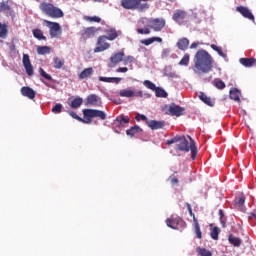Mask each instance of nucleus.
<instances>
[{
	"label": "nucleus",
	"mask_w": 256,
	"mask_h": 256,
	"mask_svg": "<svg viewBox=\"0 0 256 256\" xmlns=\"http://www.w3.org/2000/svg\"><path fill=\"white\" fill-rule=\"evenodd\" d=\"M190 139V145L189 141H187V138L185 136H175L172 139H169L166 141V145H173V143H178L175 146L176 151H184L185 153H189L191 151V159L195 161L197 159V145L195 144V140L189 136Z\"/></svg>",
	"instance_id": "obj_2"
},
{
	"label": "nucleus",
	"mask_w": 256,
	"mask_h": 256,
	"mask_svg": "<svg viewBox=\"0 0 256 256\" xmlns=\"http://www.w3.org/2000/svg\"><path fill=\"white\" fill-rule=\"evenodd\" d=\"M236 11L245 17V19H249L250 21H255V16H253V13H251V10L249 8L244 6H238L236 7Z\"/></svg>",
	"instance_id": "obj_12"
},
{
	"label": "nucleus",
	"mask_w": 256,
	"mask_h": 256,
	"mask_svg": "<svg viewBox=\"0 0 256 256\" xmlns=\"http://www.w3.org/2000/svg\"><path fill=\"white\" fill-rule=\"evenodd\" d=\"M143 133V129L137 125L132 126L130 129L126 130V135L128 137H135V135Z\"/></svg>",
	"instance_id": "obj_20"
},
{
	"label": "nucleus",
	"mask_w": 256,
	"mask_h": 256,
	"mask_svg": "<svg viewBox=\"0 0 256 256\" xmlns=\"http://www.w3.org/2000/svg\"><path fill=\"white\" fill-rule=\"evenodd\" d=\"M239 63L243 65V67H253L256 63L255 58H240Z\"/></svg>",
	"instance_id": "obj_23"
},
{
	"label": "nucleus",
	"mask_w": 256,
	"mask_h": 256,
	"mask_svg": "<svg viewBox=\"0 0 256 256\" xmlns=\"http://www.w3.org/2000/svg\"><path fill=\"white\" fill-rule=\"evenodd\" d=\"M136 121H147V116L144 114H137L135 117Z\"/></svg>",
	"instance_id": "obj_50"
},
{
	"label": "nucleus",
	"mask_w": 256,
	"mask_h": 256,
	"mask_svg": "<svg viewBox=\"0 0 256 256\" xmlns=\"http://www.w3.org/2000/svg\"><path fill=\"white\" fill-rule=\"evenodd\" d=\"M22 63L24 65V69L26 70L27 75H29V77H31L33 75V65L31 64L29 55H27V54L23 55Z\"/></svg>",
	"instance_id": "obj_13"
},
{
	"label": "nucleus",
	"mask_w": 256,
	"mask_h": 256,
	"mask_svg": "<svg viewBox=\"0 0 256 256\" xmlns=\"http://www.w3.org/2000/svg\"><path fill=\"white\" fill-rule=\"evenodd\" d=\"M153 0H121V7L128 11H138V13H147L151 9Z\"/></svg>",
	"instance_id": "obj_4"
},
{
	"label": "nucleus",
	"mask_w": 256,
	"mask_h": 256,
	"mask_svg": "<svg viewBox=\"0 0 256 256\" xmlns=\"http://www.w3.org/2000/svg\"><path fill=\"white\" fill-rule=\"evenodd\" d=\"M163 55H169V50H163Z\"/></svg>",
	"instance_id": "obj_57"
},
{
	"label": "nucleus",
	"mask_w": 256,
	"mask_h": 256,
	"mask_svg": "<svg viewBox=\"0 0 256 256\" xmlns=\"http://www.w3.org/2000/svg\"><path fill=\"white\" fill-rule=\"evenodd\" d=\"M11 4L9 1L0 2V13H11Z\"/></svg>",
	"instance_id": "obj_26"
},
{
	"label": "nucleus",
	"mask_w": 256,
	"mask_h": 256,
	"mask_svg": "<svg viewBox=\"0 0 256 256\" xmlns=\"http://www.w3.org/2000/svg\"><path fill=\"white\" fill-rule=\"evenodd\" d=\"M166 225L167 227H170V229L176 230H182L187 227V223L183 220V218L173 215L170 218L166 219Z\"/></svg>",
	"instance_id": "obj_8"
},
{
	"label": "nucleus",
	"mask_w": 256,
	"mask_h": 256,
	"mask_svg": "<svg viewBox=\"0 0 256 256\" xmlns=\"http://www.w3.org/2000/svg\"><path fill=\"white\" fill-rule=\"evenodd\" d=\"M155 95L156 97H162V98H166L167 97V91H165L163 88L161 87H157L155 90Z\"/></svg>",
	"instance_id": "obj_39"
},
{
	"label": "nucleus",
	"mask_w": 256,
	"mask_h": 256,
	"mask_svg": "<svg viewBox=\"0 0 256 256\" xmlns=\"http://www.w3.org/2000/svg\"><path fill=\"white\" fill-rule=\"evenodd\" d=\"M122 61H123L124 65H129V62L126 60V58H124Z\"/></svg>",
	"instance_id": "obj_56"
},
{
	"label": "nucleus",
	"mask_w": 256,
	"mask_h": 256,
	"mask_svg": "<svg viewBox=\"0 0 256 256\" xmlns=\"http://www.w3.org/2000/svg\"><path fill=\"white\" fill-rule=\"evenodd\" d=\"M130 121L131 119L129 116L121 115L114 120V125H116V127H121L122 125L128 124Z\"/></svg>",
	"instance_id": "obj_17"
},
{
	"label": "nucleus",
	"mask_w": 256,
	"mask_h": 256,
	"mask_svg": "<svg viewBox=\"0 0 256 256\" xmlns=\"http://www.w3.org/2000/svg\"><path fill=\"white\" fill-rule=\"evenodd\" d=\"M210 47H211V49H213V51H217V53L220 57H223L224 59L227 57V54H225L223 52V49H221V47H219L215 44L210 45Z\"/></svg>",
	"instance_id": "obj_38"
},
{
	"label": "nucleus",
	"mask_w": 256,
	"mask_h": 256,
	"mask_svg": "<svg viewBox=\"0 0 256 256\" xmlns=\"http://www.w3.org/2000/svg\"><path fill=\"white\" fill-rule=\"evenodd\" d=\"M228 241L231 245H233L234 247H241V238L236 237L233 234H230L228 237Z\"/></svg>",
	"instance_id": "obj_30"
},
{
	"label": "nucleus",
	"mask_w": 256,
	"mask_h": 256,
	"mask_svg": "<svg viewBox=\"0 0 256 256\" xmlns=\"http://www.w3.org/2000/svg\"><path fill=\"white\" fill-rule=\"evenodd\" d=\"M197 253H198V255H200V256H213V254L211 253V251L206 250L205 248H201V247H198V248H197Z\"/></svg>",
	"instance_id": "obj_42"
},
{
	"label": "nucleus",
	"mask_w": 256,
	"mask_h": 256,
	"mask_svg": "<svg viewBox=\"0 0 256 256\" xmlns=\"http://www.w3.org/2000/svg\"><path fill=\"white\" fill-rule=\"evenodd\" d=\"M176 45L180 51H187V49H189V39L181 38L178 40Z\"/></svg>",
	"instance_id": "obj_21"
},
{
	"label": "nucleus",
	"mask_w": 256,
	"mask_h": 256,
	"mask_svg": "<svg viewBox=\"0 0 256 256\" xmlns=\"http://www.w3.org/2000/svg\"><path fill=\"white\" fill-rule=\"evenodd\" d=\"M194 233L197 239H203V234L201 233V227L199 226V221L194 218Z\"/></svg>",
	"instance_id": "obj_31"
},
{
	"label": "nucleus",
	"mask_w": 256,
	"mask_h": 256,
	"mask_svg": "<svg viewBox=\"0 0 256 256\" xmlns=\"http://www.w3.org/2000/svg\"><path fill=\"white\" fill-rule=\"evenodd\" d=\"M190 56L189 54H184L183 58L179 61L178 65L181 67H187L189 66Z\"/></svg>",
	"instance_id": "obj_37"
},
{
	"label": "nucleus",
	"mask_w": 256,
	"mask_h": 256,
	"mask_svg": "<svg viewBox=\"0 0 256 256\" xmlns=\"http://www.w3.org/2000/svg\"><path fill=\"white\" fill-rule=\"evenodd\" d=\"M168 1H170V3H175V0H168Z\"/></svg>",
	"instance_id": "obj_59"
},
{
	"label": "nucleus",
	"mask_w": 256,
	"mask_h": 256,
	"mask_svg": "<svg viewBox=\"0 0 256 256\" xmlns=\"http://www.w3.org/2000/svg\"><path fill=\"white\" fill-rule=\"evenodd\" d=\"M237 205L243 207L245 205V196H240L237 201Z\"/></svg>",
	"instance_id": "obj_51"
},
{
	"label": "nucleus",
	"mask_w": 256,
	"mask_h": 256,
	"mask_svg": "<svg viewBox=\"0 0 256 256\" xmlns=\"http://www.w3.org/2000/svg\"><path fill=\"white\" fill-rule=\"evenodd\" d=\"M198 45H199L198 43L193 42V43L191 44V46H190V49H197Z\"/></svg>",
	"instance_id": "obj_55"
},
{
	"label": "nucleus",
	"mask_w": 256,
	"mask_h": 256,
	"mask_svg": "<svg viewBox=\"0 0 256 256\" xmlns=\"http://www.w3.org/2000/svg\"><path fill=\"white\" fill-rule=\"evenodd\" d=\"M147 125L152 131H155L157 129H163L165 127V121L150 120L147 122Z\"/></svg>",
	"instance_id": "obj_16"
},
{
	"label": "nucleus",
	"mask_w": 256,
	"mask_h": 256,
	"mask_svg": "<svg viewBox=\"0 0 256 256\" xmlns=\"http://www.w3.org/2000/svg\"><path fill=\"white\" fill-rule=\"evenodd\" d=\"M147 26L145 28H138L136 31L139 35H150L151 29L156 33L163 31L166 25L164 18L146 19Z\"/></svg>",
	"instance_id": "obj_5"
},
{
	"label": "nucleus",
	"mask_w": 256,
	"mask_h": 256,
	"mask_svg": "<svg viewBox=\"0 0 256 256\" xmlns=\"http://www.w3.org/2000/svg\"><path fill=\"white\" fill-rule=\"evenodd\" d=\"M119 96L120 97H135V91L133 90H127V89H123L119 91Z\"/></svg>",
	"instance_id": "obj_35"
},
{
	"label": "nucleus",
	"mask_w": 256,
	"mask_h": 256,
	"mask_svg": "<svg viewBox=\"0 0 256 256\" xmlns=\"http://www.w3.org/2000/svg\"><path fill=\"white\" fill-rule=\"evenodd\" d=\"M210 237L217 241L219 239V227H214L210 232Z\"/></svg>",
	"instance_id": "obj_43"
},
{
	"label": "nucleus",
	"mask_w": 256,
	"mask_h": 256,
	"mask_svg": "<svg viewBox=\"0 0 256 256\" xmlns=\"http://www.w3.org/2000/svg\"><path fill=\"white\" fill-rule=\"evenodd\" d=\"M124 59H126V61H128L129 63H133V61H135V57H133V56H127Z\"/></svg>",
	"instance_id": "obj_53"
},
{
	"label": "nucleus",
	"mask_w": 256,
	"mask_h": 256,
	"mask_svg": "<svg viewBox=\"0 0 256 256\" xmlns=\"http://www.w3.org/2000/svg\"><path fill=\"white\" fill-rule=\"evenodd\" d=\"M20 93L23 95V97H27L28 99H34L36 95L35 90L29 86L22 87Z\"/></svg>",
	"instance_id": "obj_14"
},
{
	"label": "nucleus",
	"mask_w": 256,
	"mask_h": 256,
	"mask_svg": "<svg viewBox=\"0 0 256 256\" xmlns=\"http://www.w3.org/2000/svg\"><path fill=\"white\" fill-rule=\"evenodd\" d=\"M230 99L233 101H241V92L237 88H232L230 90Z\"/></svg>",
	"instance_id": "obj_28"
},
{
	"label": "nucleus",
	"mask_w": 256,
	"mask_h": 256,
	"mask_svg": "<svg viewBox=\"0 0 256 256\" xmlns=\"http://www.w3.org/2000/svg\"><path fill=\"white\" fill-rule=\"evenodd\" d=\"M123 57H125V52H118L110 57V62L113 65H118V63L123 61Z\"/></svg>",
	"instance_id": "obj_18"
},
{
	"label": "nucleus",
	"mask_w": 256,
	"mask_h": 256,
	"mask_svg": "<svg viewBox=\"0 0 256 256\" xmlns=\"http://www.w3.org/2000/svg\"><path fill=\"white\" fill-rule=\"evenodd\" d=\"M83 118L79 117L77 113L70 111L69 115L73 119L80 121V123H85L86 125H90L93 122V119H100L101 121H105L107 119V114L103 110L97 109H83Z\"/></svg>",
	"instance_id": "obj_3"
},
{
	"label": "nucleus",
	"mask_w": 256,
	"mask_h": 256,
	"mask_svg": "<svg viewBox=\"0 0 256 256\" xmlns=\"http://www.w3.org/2000/svg\"><path fill=\"white\" fill-rule=\"evenodd\" d=\"M214 85L216 89H225V82H223L221 79H216L214 81Z\"/></svg>",
	"instance_id": "obj_46"
},
{
	"label": "nucleus",
	"mask_w": 256,
	"mask_h": 256,
	"mask_svg": "<svg viewBox=\"0 0 256 256\" xmlns=\"http://www.w3.org/2000/svg\"><path fill=\"white\" fill-rule=\"evenodd\" d=\"M186 207L188 209L190 217H193V222L195 221V213H193V209L191 208V204L186 202Z\"/></svg>",
	"instance_id": "obj_49"
},
{
	"label": "nucleus",
	"mask_w": 256,
	"mask_h": 256,
	"mask_svg": "<svg viewBox=\"0 0 256 256\" xmlns=\"http://www.w3.org/2000/svg\"><path fill=\"white\" fill-rule=\"evenodd\" d=\"M199 99H200V101H203V103H205V105H208L209 107H213V105H215V102H213V100H211V97L206 96L205 93H203V92H200Z\"/></svg>",
	"instance_id": "obj_25"
},
{
	"label": "nucleus",
	"mask_w": 256,
	"mask_h": 256,
	"mask_svg": "<svg viewBox=\"0 0 256 256\" xmlns=\"http://www.w3.org/2000/svg\"><path fill=\"white\" fill-rule=\"evenodd\" d=\"M95 3H103L105 0H93Z\"/></svg>",
	"instance_id": "obj_58"
},
{
	"label": "nucleus",
	"mask_w": 256,
	"mask_h": 256,
	"mask_svg": "<svg viewBox=\"0 0 256 256\" xmlns=\"http://www.w3.org/2000/svg\"><path fill=\"white\" fill-rule=\"evenodd\" d=\"M96 32H97V29H95V27H88L84 29V32L82 33V37L83 39H91V37H93Z\"/></svg>",
	"instance_id": "obj_22"
},
{
	"label": "nucleus",
	"mask_w": 256,
	"mask_h": 256,
	"mask_svg": "<svg viewBox=\"0 0 256 256\" xmlns=\"http://www.w3.org/2000/svg\"><path fill=\"white\" fill-rule=\"evenodd\" d=\"M87 105H97L99 103V96L96 94H90L86 99Z\"/></svg>",
	"instance_id": "obj_32"
},
{
	"label": "nucleus",
	"mask_w": 256,
	"mask_h": 256,
	"mask_svg": "<svg viewBox=\"0 0 256 256\" xmlns=\"http://www.w3.org/2000/svg\"><path fill=\"white\" fill-rule=\"evenodd\" d=\"M43 25L48 27L49 35H50L51 39H57V37H59V35H61L63 33V29L61 28V25L57 22L43 20Z\"/></svg>",
	"instance_id": "obj_7"
},
{
	"label": "nucleus",
	"mask_w": 256,
	"mask_h": 256,
	"mask_svg": "<svg viewBox=\"0 0 256 256\" xmlns=\"http://www.w3.org/2000/svg\"><path fill=\"white\" fill-rule=\"evenodd\" d=\"M170 183H171L172 185H177V183H179V179H177V178H171V179H170Z\"/></svg>",
	"instance_id": "obj_54"
},
{
	"label": "nucleus",
	"mask_w": 256,
	"mask_h": 256,
	"mask_svg": "<svg viewBox=\"0 0 256 256\" xmlns=\"http://www.w3.org/2000/svg\"><path fill=\"white\" fill-rule=\"evenodd\" d=\"M63 111V105L61 103L56 104L52 108V113H61Z\"/></svg>",
	"instance_id": "obj_47"
},
{
	"label": "nucleus",
	"mask_w": 256,
	"mask_h": 256,
	"mask_svg": "<svg viewBox=\"0 0 256 256\" xmlns=\"http://www.w3.org/2000/svg\"><path fill=\"white\" fill-rule=\"evenodd\" d=\"M108 41H115L117 37H119V34H117V31L112 29L108 32V34L105 36Z\"/></svg>",
	"instance_id": "obj_36"
},
{
	"label": "nucleus",
	"mask_w": 256,
	"mask_h": 256,
	"mask_svg": "<svg viewBox=\"0 0 256 256\" xmlns=\"http://www.w3.org/2000/svg\"><path fill=\"white\" fill-rule=\"evenodd\" d=\"M116 71H117V73H127V71H129V68H127V67H120Z\"/></svg>",
	"instance_id": "obj_52"
},
{
	"label": "nucleus",
	"mask_w": 256,
	"mask_h": 256,
	"mask_svg": "<svg viewBox=\"0 0 256 256\" xmlns=\"http://www.w3.org/2000/svg\"><path fill=\"white\" fill-rule=\"evenodd\" d=\"M172 19L179 25H183V21L187 19V12L184 10H176L172 16Z\"/></svg>",
	"instance_id": "obj_11"
},
{
	"label": "nucleus",
	"mask_w": 256,
	"mask_h": 256,
	"mask_svg": "<svg viewBox=\"0 0 256 256\" xmlns=\"http://www.w3.org/2000/svg\"><path fill=\"white\" fill-rule=\"evenodd\" d=\"M95 71L93 70V67L85 68L79 75L78 78L80 81H83V79H89L91 75H93Z\"/></svg>",
	"instance_id": "obj_19"
},
{
	"label": "nucleus",
	"mask_w": 256,
	"mask_h": 256,
	"mask_svg": "<svg viewBox=\"0 0 256 256\" xmlns=\"http://www.w3.org/2000/svg\"><path fill=\"white\" fill-rule=\"evenodd\" d=\"M84 21H89V23H101V18L98 16H84Z\"/></svg>",
	"instance_id": "obj_41"
},
{
	"label": "nucleus",
	"mask_w": 256,
	"mask_h": 256,
	"mask_svg": "<svg viewBox=\"0 0 256 256\" xmlns=\"http://www.w3.org/2000/svg\"><path fill=\"white\" fill-rule=\"evenodd\" d=\"M144 85L147 87V89H150L151 91H155L157 89L155 83L151 82L150 80H145Z\"/></svg>",
	"instance_id": "obj_45"
},
{
	"label": "nucleus",
	"mask_w": 256,
	"mask_h": 256,
	"mask_svg": "<svg viewBox=\"0 0 256 256\" xmlns=\"http://www.w3.org/2000/svg\"><path fill=\"white\" fill-rule=\"evenodd\" d=\"M32 34L35 39H38V41H47V37L43 35V31L39 28L34 29Z\"/></svg>",
	"instance_id": "obj_24"
},
{
	"label": "nucleus",
	"mask_w": 256,
	"mask_h": 256,
	"mask_svg": "<svg viewBox=\"0 0 256 256\" xmlns=\"http://www.w3.org/2000/svg\"><path fill=\"white\" fill-rule=\"evenodd\" d=\"M219 217H220V223H221L222 227L225 228L226 222H225V220H223V217H225V213L221 209L219 210Z\"/></svg>",
	"instance_id": "obj_48"
},
{
	"label": "nucleus",
	"mask_w": 256,
	"mask_h": 256,
	"mask_svg": "<svg viewBox=\"0 0 256 256\" xmlns=\"http://www.w3.org/2000/svg\"><path fill=\"white\" fill-rule=\"evenodd\" d=\"M39 9L44 15L51 17V19H61L65 15L63 10L49 2H42L39 5Z\"/></svg>",
	"instance_id": "obj_6"
},
{
	"label": "nucleus",
	"mask_w": 256,
	"mask_h": 256,
	"mask_svg": "<svg viewBox=\"0 0 256 256\" xmlns=\"http://www.w3.org/2000/svg\"><path fill=\"white\" fill-rule=\"evenodd\" d=\"M215 60L213 56L207 52V50H198L194 56V66L193 71L196 75L207 74L213 71V65Z\"/></svg>",
	"instance_id": "obj_1"
},
{
	"label": "nucleus",
	"mask_w": 256,
	"mask_h": 256,
	"mask_svg": "<svg viewBox=\"0 0 256 256\" xmlns=\"http://www.w3.org/2000/svg\"><path fill=\"white\" fill-rule=\"evenodd\" d=\"M7 33H8L7 25L0 23V38L1 39H6L7 38Z\"/></svg>",
	"instance_id": "obj_40"
},
{
	"label": "nucleus",
	"mask_w": 256,
	"mask_h": 256,
	"mask_svg": "<svg viewBox=\"0 0 256 256\" xmlns=\"http://www.w3.org/2000/svg\"><path fill=\"white\" fill-rule=\"evenodd\" d=\"M140 43L142 45H145L146 47H149V45H153V43H163V38L157 37V36H153L151 38H147V39L141 40Z\"/></svg>",
	"instance_id": "obj_15"
},
{
	"label": "nucleus",
	"mask_w": 256,
	"mask_h": 256,
	"mask_svg": "<svg viewBox=\"0 0 256 256\" xmlns=\"http://www.w3.org/2000/svg\"><path fill=\"white\" fill-rule=\"evenodd\" d=\"M111 45L107 43V36H100L97 41V47L94 48V53H102L107 51Z\"/></svg>",
	"instance_id": "obj_9"
},
{
	"label": "nucleus",
	"mask_w": 256,
	"mask_h": 256,
	"mask_svg": "<svg viewBox=\"0 0 256 256\" xmlns=\"http://www.w3.org/2000/svg\"><path fill=\"white\" fill-rule=\"evenodd\" d=\"M185 112V108L172 103L169 107H168V114L172 115L174 117H181V115H183V113Z\"/></svg>",
	"instance_id": "obj_10"
},
{
	"label": "nucleus",
	"mask_w": 256,
	"mask_h": 256,
	"mask_svg": "<svg viewBox=\"0 0 256 256\" xmlns=\"http://www.w3.org/2000/svg\"><path fill=\"white\" fill-rule=\"evenodd\" d=\"M99 81H102L103 83H121V78L119 77H99Z\"/></svg>",
	"instance_id": "obj_27"
},
{
	"label": "nucleus",
	"mask_w": 256,
	"mask_h": 256,
	"mask_svg": "<svg viewBox=\"0 0 256 256\" xmlns=\"http://www.w3.org/2000/svg\"><path fill=\"white\" fill-rule=\"evenodd\" d=\"M38 55H49L51 53V47L49 46H38L37 47Z\"/></svg>",
	"instance_id": "obj_34"
},
{
	"label": "nucleus",
	"mask_w": 256,
	"mask_h": 256,
	"mask_svg": "<svg viewBox=\"0 0 256 256\" xmlns=\"http://www.w3.org/2000/svg\"><path fill=\"white\" fill-rule=\"evenodd\" d=\"M63 65H65V59L55 56L53 58V67L54 69H62Z\"/></svg>",
	"instance_id": "obj_29"
},
{
	"label": "nucleus",
	"mask_w": 256,
	"mask_h": 256,
	"mask_svg": "<svg viewBox=\"0 0 256 256\" xmlns=\"http://www.w3.org/2000/svg\"><path fill=\"white\" fill-rule=\"evenodd\" d=\"M39 73L46 81H53V77L45 72L43 68H39Z\"/></svg>",
	"instance_id": "obj_44"
},
{
	"label": "nucleus",
	"mask_w": 256,
	"mask_h": 256,
	"mask_svg": "<svg viewBox=\"0 0 256 256\" xmlns=\"http://www.w3.org/2000/svg\"><path fill=\"white\" fill-rule=\"evenodd\" d=\"M83 105V98L76 97L70 104L71 109H79Z\"/></svg>",
	"instance_id": "obj_33"
}]
</instances>
